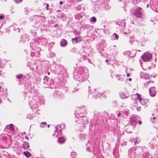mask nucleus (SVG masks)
I'll use <instances>...</instances> for the list:
<instances>
[{"label":"nucleus","instance_id":"nucleus-1","mask_svg":"<svg viewBox=\"0 0 158 158\" xmlns=\"http://www.w3.org/2000/svg\"><path fill=\"white\" fill-rule=\"evenodd\" d=\"M75 115L77 118L76 122L82 123V126L85 127V125L88 123V118L85 114V111L83 107L79 108V110L75 113Z\"/></svg>","mask_w":158,"mask_h":158},{"label":"nucleus","instance_id":"nucleus-2","mask_svg":"<svg viewBox=\"0 0 158 158\" xmlns=\"http://www.w3.org/2000/svg\"><path fill=\"white\" fill-rule=\"evenodd\" d=\"M87 71L86 69H85L82 68H79L77 73L74 74V78L80 82L84 81L87 79L89 76Z\"/></svg>","mask_w":158,"mask_h":158},{"label":"nucleus","instance_id":"nucleus-3","mask_svg":"<svg viewBox=\"0 0 158 158\" xmlns=\"http://www.w3.org/2000/svg\"><path fill=\"white\" fill-rule=\"evenodd\" d=\"M142 148L139 147H132L128 151V158H140Z\"/></svg>","mask_w":158,"mask_h":158},{"label":"nucleus","instance_id":"nucleus-4","mask_svg":"<svg viewBox=\"0 0 158 158\" xmlns=\"http://www.w3.org/2000/svg\"><path fill=\"white\" fill-rule=\"evenodd\" d=\"M94 116L97 119V123H99L103 120V118L106 117L107 113L106 112H99L97 110H94Z\"/></svg>","mask_w":158,"mask_h":158},{"label":"nucleus","instance_id":"nucleus-5","mask_svg":"<svg viewBox=\"0 0 158 158\" xmlns=\"http://www.w3.org/2000/svg\"><path fill=\"white\" fill-rule=\"evenodd\" d=\"M152 57V55L148 52L144 53L142 56V60L144 62L149 61L151 59Z\"/></svg>","mask_w":158,"mask_h":158},{"label":"nucleus","instance_id":"nucleus-6","mask_svg":"<svg viewBox=\"0 0 158 158\" xmlns=\"http://www.w3.org/2000/svg\"><path fill=\"white\" fill-rule=\"evenodd\" d=\"M29 105L31 108L33 109L37 108L39 106V102L38 101H35L34 99L32 101H31L29 102Z\"/></svg>","mask_w":158,"mask_h":158},{"label":"nucleus","instance_id":"nucleus-7","mask_svg":"<svg viewBox=\"0 0 158 158\" xmlns=\"http://www.w3.org/2000/svg\"><path fill=\"white\" fill-rule=\"evenodd\" d=\"M119 94L121 98L123 99L127 98L129 96L128 91L126 90L120 92Z\"/></svg>","mask_w":158,"mask_h":158},{"label":"nucleus","instance_id":"nucleus-8","mask_svg":"<svg viewBox=\"0 0 158 158\" xmlns=\"http://www.w3.org/2000/svg\"><path fill=\"white\" fill-rule=\"evenodd\" d=\"M56 130L55 131V135L56 136H60L61 134V129H62V127L60 125H58L55 127Z\"/></svg>","mask_w":158,"mask_h":158},{"label":"nucleus","instance_id":"nucleus-9","mask_svg":"<svg viewBox=\"0 0 158 158\" xmlns=\"http://www.w3.org/2000/svg\"><path fill=\"white\" fill-rule=\"evenodd\" d=\"M142 15V9L141 8L138 7L135 12V15L137 17L140 18Z\"/></svg>","mask_w":158,"mask_h":158},{"label":"nucleus","instance_id":"nucleus-10","mask_svg":"<svg viewBox=\"0 0 158 158\" xmlns=\"http://www.w3.org/2000/svg\"><path fill=\"white\" fill-rule=\"evenodd\" d=\"M138 100L142 105H145L149 102V100L148 99L142 98L140 96Z\"/></svg>","mask_w":158,"mask_h":158},{"label":"nucleus","instance_id":"nucleus-11","mask_svg":"<svg viewBox=\"0 0 158 158\" xmlns=\"http://www.w3.org/2000/svg\"><path fill=\"white\" fill-rule=\"evenodd\" d=\"M130 121L131 124L135 126L137 123L138 120L136 118L133 116L131 118Z\"/></svg>","mask_w":158,"mask_h":158},{"label":"nucleus","instance_id":"nucleus-12","mask_svg":"<svg viewBox=\"0 0 158 158\" xmlns=\"http://www.w3.org/2000/svg\"><path fill=\"white\" fill-rule=\"evenodd\" d=\"M149 92L150 95L152 97H154L156 95V91L155 87H152L149 89Z\"/></svg>","mask_w":158,"mask_h":158},{"label":"nucleus","instance_id":"nucleus-13","mask_svg":"<svg viewBox=\"0 0 158 158\" xmlns=\"http://www.w3.org/2000/svg\"><path fill=\"white\" fill-rule=\"evenodd\" d=\"M49 79L48 78L47 76H44L43 79L44 84H45L47 85H48L50 84L49 81ZM44 87H47L48 86H44Z\"/></svg>","mask_w":158,"mask_h":158},{"label":"nucleus","instance_id":"nucleus-14","mask_svg":"<svg viewBox=\"0 0 158 158\" xmlns=\"http://www.w3.org/2000/svg\"><path fill=\"white\" fill-rule=\"evenodd\" d=\"M22 147L23 148L24 150H28L29 148L28 143L27 142H23Z\"/></svg>","mask_w":158,"mask_h":158},{"label":"nucleus","instance_id":"nucleus-15","mask_svg":"<svg viewBox=\"0 0 158 158\" xmlns=\"http://www.w3.org/2000/svg\"><path fill=\"white\" fill-rule=\"evenodd\" d=\"M115 76L118 80L121 81H123L125 79V76L124 75H118L117 74Z\"/></svg>","mask_w":158,"mask_h":158},{"label":"nucleus","instance_id":"nucleus-16","mask_svg":"<svg viewBox=\"0 0 158 158\" xmlns=\"http://www.w3.org/2000/svg\"><path fill=\"white\" fill-rule=\"evenodd\" d=\"M140 76L141 78H143L145 79H148L150 77V76L148 74L144 73H141Z\"/></svg>","mask_w":158,"mask_h":158},{"label":"nucleus","instance_id":"nucleus-17","mask_svg":"<svg viewBox=\"0 0 158 158\" xmlns=\"http://www.w3.org/2000/svg\"><path fill=\"white\" fill-rule=\"evenodd\" d=\"M97 92V90H95L94 92H93V97L95 99H97L98 98V97H99L101 95V94L99 93H98V94H97L96 93Z\"/></svg>","mask_w":158,"mask_h":158},{"label":"nucleus","instance_id":"nucleus-18","mask_svg":"<svg viewBox=\"0 0 158 158\" xmlns=\"http://www.w3.org/2000/svg\"><path fill=\"white\" fill-rule=\"evenodd\" d=\"M123 54L124 55H127L129 57H131V58H132L134 56V55H131V53L130 51H127L124 52H123Z\"/></svg>","mask_w":158,"mask_h":158},{"label":"nucleus","instance_id":"nucleus-19","mask_svg":"<svg viewBox=\"0 0 158 158\" xmlns=\"http://www.w3.org/2000/svg\"><path fill=\"white\" fill-rule=\"evenodd\" d=\"M140 95L139 94L136 93L135 94H133L131 96V98L132 99H135L136 98L139 100V98Z\"/></svg>","mask_w":158,"mask_h":158},{"label":"nucleus","instance_id":"nucleus-20","mask_svg":"<svg viewBox=\"0 0 158 158\" xmlns=\"http://www.w3.org/2000/svg\"><path fill=\"white\" fill-rule=\"evenodd\" d=\"M118 36L115 33L113 34L111 36V39L114 40H118Z\"/></svg>","mask_w":158,"mask_h":158},{"label":"nucleus","instance_id":"nucleus-21","mask_svg":"<svg viewBox=\"0 0 158 158\" xmlns=\"http://www.w3.org/2000/svg\"><path fill=\"white\" fill-rule=\"evenodd\" d=\"M148 154L146 153L143 152L142 151V152L141 153V157L140 158H147L148 157Z\"/></svg>","mask_w":158,"mask_h":158},{"label":"nucleus","instance_id":"nucleus-22","mask_svg":"<svg viewBox=\"0 0 158 158\" xmlns=\"http://www.w3.org/2000/svg\"><path fill=\"white\" fill-rule=\"evenodd\" d=\"M67 44V41L64 39H62L60 42V45L62 46H65Z\"/></svg>","mask_w":158,"mask_h":158},{"label":"nucleus","instance_id":"nucleus-23","mask_svg":"<svg viewBox=\"0 0 158 158\" xmlns=\"http://www.w3.org/2000/svg\"><path fill=\"white\" fill-rule=\"evenodd\" d=\"M57 141L59 143L62 144L64 142L65 139L64 138L60 137L58 139Z\"/></svg>","mask_w":158,"mask_h":158},{"label":"nucleus","instance_id":"nucleus-24","mask_svg":"<svg viewBox=\"0 0 158 158\" xmlns=\"http://www.w3.org/2000/svg\"><path fill=\"white\" fill-rule=\"evenodd\" d=\"M72 40L73 43H77V42H80L81 40L79 37H77L75 38L72 39Z\"/></svg>","mask_w":158,"mask_h":158},{"label":"nucleus","instance_id":"nucleus-25","mask_svg":"<svg viewBox=\"0 0 158 158\" xmlns=\"http://www.w3.org/2000/svg\"><path fill=\"white\" fill-rule=\"evenodd\" d=\"M53 95L54 96H55L56 97H59L61 95V93L60 92L56 90L54 92Z\"/></svg>","mask_w":158,"mask_h":158},{"label":"nucleus","instance_id":"nucleus-26","mask_svg":"<svg viewBox=\"0 0 158 158\" xmlns=\"http://www.w3.org/2000/svg\"><path fill=\"white\" fill-rule=\"evenodd\" d=\"M20 42H25L27 40V38L25 35H22L21 37Z\"/></svg>","mask_w":158,"mask_h":158},{"label":"nucleus","instance_id":"nucleus-27","mask_svg":"<svg viewBox=\"0 0 158 158\" xmlns=\"http://www.w3.org/2000/svg\"><path fill=\"white\" fill-rule=\"evenodd\" d=\"M3 91V89L0 86V103L1 102V100L2 99V94H3V93L2 92Z\"/></svg>","mask_w":158,"mask_h":158},{"label":"nucleus","instance_id":"nucleus-28","mask_svg":"<svg viewBox=\"0 0 158 158\" xmlns=\"http://www.w3.org/2000/svg\"><path fill=\"white\" fill-rule=\"evenodd\" d=\"M103 6L104 9L106 10H109L110 8V7L107 4L104 5Z\"/></svg>","mask_w":158,"mask_h":158},{"label":"nucleus","instance_id":"nucleus-29","mask_svg":"<svg viewBox=\"0 0 158 158\" xmlns=\"http://www.w3.org/2000/svg\"><path fill=\"white\" fill-rule=\"evenodd\" d=\"M23 154L27 157H29L31 156L30 152L28 151H25L23 152Z\"/></svg>","mask_w":158,"mask_h":158},{"label":"nucleus","instance_id":"nucleus-30","mask_svg":"<svg viewBox=\"0 0 158 158\" xmlns=\"http://www.w3.org/2000/svg\"><path fill=\"white\" fill-rule=\"evenodd\" d=\"M35 116L32 114H27V118L30 119H32Z\"/></svg>","mask_w":158,"mask_h":158},{"label":"nucleus","instance_id":"nucleus-31","mask_svg":"<svg viewBox=\"0 0 158 158\" xmlns=\"http://www.w3.org/2000/svg\"><path fill=\"white\" fill-rule=\"evenodd\" d=\"M79 138L81 139V140H84L85 139V135L84 134H80L79 135Z\"/></svg>","mask_w":158,"mask_h":158},{"label":"nucleus","instance_id":"nucleus-32","mask_svg":"<svg viewBox=\"0 0 158 158\" xmlns=\"http://www.w3.org/2000/svg\"><path fill=\"white\" fill-rule=\"evenodd\" d=\"M7 127L8 128L10 129V131H12L14 130V128L12 124H11L9 126L7 125Z\"/></svg>","mask_w":158,"mask_h":158},{"label":"nucleus","instance_id":"nucleus-33","mask_svg":"<svg viewBox=\"0 0 158 158\" xmlns=\"http://www.w3.org/2000/svg\"><path fill=\"white\" fill-rule=\"evenodd\" d=\"M135 141L134 143V144L136 145L138 144L140 142V140L139 139V138H136L135 139Z\"/></svg>","mask_w":158,"mask_h":158},{"label":"nucleus","instance_id":"nucleus-34","mask_svg":"<svg viewBox=\"0 0 158 158\" xmlns=\"http://www.w3.org/2000/svg\"><path fill=\"white\" fill-rule=\"evenodd\" d=\"M47 125V123L45 122H42L40 124V127L42 128H44Z\"/></svg>","mask_w":158,"mask_h":158},{"label":"nucleus","instance_id":"nucleus-35","mask_svg":"<svg viewBox=\"0 0 158 158\" xmlns=\"http://www.w3.org/2000/svg\"><path fill=\"white\" fill-rule=\"evenodd\" d=\"M16 77L17 79H18V80L19 79H21L23 78V75L22 74H20L19 75H17L16 76Z\"/></svg>","mask_w":158,"mask_h":158},{"label":"nucleus","instance_id":"nucleus-36","mask_svg":"<svg viewBox=\"0 0 158 158\" xmlns=\"http://www.w3.org/2000/svg\"><path fill=\"white\" fill-rule=\"evenodd\" d=\"M123 112L125 114V115H127L130 113V111L128 110H124Z\"/></svg>","mask_w":158,"mask_h":158},{"label":"nucleus","instance_id":"nucleus-37","mask_svg":"<svg viewBox=\"0 0 158 158\" xmlns=\"http://www.w3.org/2000/svg\"><path fill=\"white\" fill-rule=\"evenodd\" d=\"M76 156V154L75 152H71V156L72 158H74Z\"/></svg>","mask_w":158,"mask_h":158},{"label":"nucleus","instance_id":"nucleus-38","mask_svg":"<svg viewBox=\"0 0 158 158\" xmlns=\"http://www.w3.org/2000/svg\"><path fill=\"white\" fill-rule=\"evenodd\" d=\"M138 105V102H137L135 101L134 103H133V107L135 108H136L137 107V106Z\"/></svg>","mask_w":158,"mask_h":158},{"label":"nucleus","instance_id":"nucleus-39","mask_svg":"<svg viewBox=\"0 0 158 158\" xmlns=\"http://www.w3.org/2000/svg\"><path fill=\"white\" fill-rule=\"evenodd\" d=\"M91 21H92L94 22H95L96 21V18L94 17H93L91 18Z\"/></svg>","mask_w":158,"mask_h":158},{"label":"nucleus","instance_id":"nucleus-40","mask_svg":"<svg viewBox=\"0 0 158 158\" xmlns=\"http://www.w3.org/2000/svg\"><path fill=\"white\" fill-rule=\"evenodd\" d=\"M135 139H134V138H131L129 139V141L131 142H134V143H135Z\"/></svg>","mask_w":158,"mask_h":158},{"label":"nucleus","instance_id":"nucleus-41","mask_svg":"<svg viewBox=\"0 0 158 158\" xmlns=\"http://www.w3.org/2000/svg\"><path fill=\"white\" fill-rule=\"evenodd\" d=\"M156 119V118L155 117H153V118H151V120L152 122H155V119Z\"/></svg>","mask_w":158,"mask_h":158},{"label":"nucleus","instance_id":"nucleus-42","mask_svg":"<svg viewBox=\"0 0 158 158\" xmlns=\"http://www.w3.org/2000/svg\"><path fill=\"white\" fill-rule=\"evenodd\" d=\"M136 110H137V111H139L141 110V107L140 106H138V107H136Z\"/></svg>","mask_w":158,"mask_h":158},{"label":"nucleus","instance_id":"nucleus-43","mask_svg":"<svg viewBox=\"0 0 158 158\" xmlns=\"http://www.w3.org/2000/svg\"><path fill=\"white\" fill-rule=\"evenodd\" d=\"M23 0H15V2L16 3H19L21 2Z\"/></svg>","mask_w":158,"mask_h":158},{"label":"nucleus","instance_id":"nucleus-44","mask_svg":"<svg viewBox=\"0 0 158 158\" xmlns=\"http://www.w3.org/2000/svg\"><path fill=\"white\" fill-rule=\"evenodd\" d=\"M82 59L84 60H85V59H86V56L84 55H82Z\"/></svg>","mask_w":158,"mask_h":158},{"label":"nucleus","instance_id":"nucleus-45","mask_svg":"<svg viewBox=\"0 0 158 158\" xmlns=\"http://www.w3.org/2000/svg\"><path fill=\"white\" fill-rule=\"evenodd\" d=\"M130 38L131 39V40H130L129 41V43H130V44H131L132 45V42L133 41V40H131V37H130Z\"/></svg>","mask_w":158,"mask_h":158},{"label":"nucleus","instance_id":"nucleus-46","mask_svg":"<svg viewBox=\"0 0 158 158\" xmlns=\"http://www.w3.org/2000/svg\"><path fill=\"white\" fill-rule=\"evenodd\" d=\"M46 9L47 10H49V4H47L46 5Z\"/></svg>","mask_w":158,"mask_h":158},{"label":"nucleus","instance_id":"nucleus-47","mask_svg":"<svg viewBox=\"0 0 158 158\" xmlns=\"http://www.w3.org/2000/svg\"><path fill=\"white\" fill-rule=\"evenodd\" d=\"M31 56L32 57H33L34 56H35V53L32 52L31 53Z\"/></svg>","mask_w":158,"mask_h":158},{"label":"nucleus","instance_id":"nucleus-48","mask_svg":"<svg viewBox=\"0 0 158 158\" xmlns=\"http://www.w3.org/2000/svg\"><path fill=\"white\" fill-rule=\"evenodd\" d=\"M4 18V16L3 15H0V20Z\"/></svg>","mask_w":158,"mask_h":158},{"label":"nucleus","instance_id":"nucleus-49","mask_svg":"<svg viewBox=\"0 0 158 158\" xmlns=\"http://www.w3.org/2000/svg\"><path fill=\"white\" fill-rule=\"evenodd\" d=\"M59 3L60 5H62L63 4V2L62 1H60V2Z\"/></svg>","mask_w":158,"mask_h":158},{"label":"nucleus","instance_id":"nucleus-50","mask_svg":"<svg viewBox=\"0 0 158 158\" xmlns=\"http://www.w3.org/2000/svg\"><path fill=\"white\" fill-rule=\"evenodd\" d=\"M121 115V113L119 112V113H118V114H117V116L118 117H119L120 116V115Z\"/></svg>","mask_w":158,"mask_h":158},{"label":"nucleus","instance_id":"nucleus-51","mask_svg":"<svg viewBox=\"0 0 158 158\" xmlns=\"http://www.w3.org/2000/svg\"><path fill=\"white\" fill-rule=\"evenodd\" d=\"M138 121L139 125H141V124L142 122L141 121L138 120Z\"/></svg>","mask_w":158,"mask_h":158},{"label":"nucleus","instance_id":"nucleus-52","mask_svg":"<svg viewBox=\"0 0 158 158\" xmlns=\"http://www.w3.org/2000/svg\"><path fill=\"white\" fill-rule=\"evenodd\" d=\"M86 150H87V151H89V150H90V148H89V147H87V148H86Z\"/></svg>","mask_w":158,"mask_h":158},{"label":"nucleus","instance_id":"nucleus-53","mask_svg":"<svg viewBox=\"0 0 158 158\" xmlns=\"http://www.w3.org/2000/svg\"><path fill=\"white\" fill-rule=\"evenodd\" d=\"M23 83V82L22 81H20V82H19V84H20V85H21L22 84V83Z\"/></svg>","mask_w":158,"mask_h":158},{"label":"nucleus","instance_id":"nucleus-54","mask_svg":"<svg viewBox=\"0 0 158 158\" xmlns=\"http://www.w3.org/2000/svg\"><path fill=\"white\" fill-rule=\"evenodd\" d=\"M127 77H129L130 76V75L129 73L127 74Z\"/></svg>","mask_w":158,"mask_h":158},{"label":"nucleus","instance_id":"nucleus-55","mask_svg":"<svg viewBox=\"0 0 158 158\" xmlns=\"http://www.w3.org/2000/svg\"><path fill=\"white\" fill-rule=\"evenodd\" d=\"M109 60H105V62L107 63H108V62Z\"/></svg>","mask_w":158,"mask_h":158},{"label":"nucleus","instance_id":"nucleus-56","mask_svg":"<svg viewBox=\"0 0 158 158\" xmlns=\"http://www.w3.org/2000/svg\"><path fill=\"white\" fill-rule=\"evenodd\" d=\"M73 49H74V51H73V52H75L74 51H75L76 50V49L75 48H73Z\"/></svg>","mask_w":158,"mask_h":158},{"label":"nucleus","instance_id":"nucleus-57","mask_svg":"<svg viewBox=\"0 0 158 158\" xmlns=\"http://www.w3.org/2000/svg\"><path fill=\"white\" fill-rule=\"evenodd\" d=\"M129 81H131L132 80V79L131 78H129Z\"/></svg>","mask_w":158,"mask_h":158},{"label":"nucleus","instance_id":"nucleus-58","mask_svg":"<svg viewBox=\"0 0 158 158\" xmlns=\"http://www.w3.org/2000/svg\"><path fill=\"white\" fill-rule=\"evenodd\" d=\"M146 7H147V8H148V7H149V5H148V4H147V6H146Z\"/></svg>","mask_w":158,"mask_h":158},{"label":"nucleus","instance_id":"nucleus-59","mask_svg":"<svg viewBox=\"0 0 158 158\" xmlns=\"http://www.w3.org/2000/svg\"><path fill=\"white\" fill-rule=\"evenodd\" d=\"M150 81H148V82H147V84H149V83H150Z\"/></svg>","mask_w":158,"mask_h":158},{"label":"nucleus","instance_id":"nucleus-60","mask_svg":"<svg viewBox=\"0 0 158 158\" xmlns=\"http://www.w3.org/2000/svg\"><path fill=\"white\" fill-rule=\"evenodd\" d=\"M77 1L78 2H80V1H81L82 0H77Z\"/></svg>","mask_w":158,"mask_h":158},{"label":"nucleus","instance_id":"nucleus-61","mask_svg":"<svg viewBox=\"0 0 158 158\" xmlns=\"http://www.w3.org/2000/svg\"><path fill=\"white\" fill-rule=\"evenodd\" d=\"M30 46L31 47L32 46V44L31 43Z\"/></svg>","mask_w":158,"mask_h":158},{"label":"nucleus","instance_id":"nucleus-62","mask_svg":"<svg viewBox=\"0 0 158 158\" xmlns=\"http://www.w3.org/2000/svg\"><path fill=\"white\" fill-rule=\"evenodd\" d=\"M48 127H49V125H48Z\"/></svg>","mask_w":158,"mask_h":158},{"label":"nucleus","instance_id":"nucleus-63","mask_svg":"<svg viewBox=\"0 0 158 158\" xmlns=\"http://www.w3.org/2000/svg\"><path fill=\"white\" fill-rule=\"evenodd\" d=\"M7 0H3V1H6Z\"/></svg>","mask_w":158,"mask_h":158},{"label":"nucleus","instance_id":"nucleus-64","mask_svg":"<svg viewBox=\"0 0 158 158\" xmlns=\"http://www.w3.org/2000/svg\"><path fill=\"white\" fill-rule=\"evenodd\" d=\"M125 25V23H123V26H124V25Z\"/></svg>","mask_w":158,"mask_h":158}]
</instances>
